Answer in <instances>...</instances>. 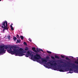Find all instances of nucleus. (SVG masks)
Instances as JSON below:
<instances>
[{
	"mask_svg": "<svg viewBox=\"0 0 78 78\" xmlns=\"http://www.w3.org/2000/svg\"><path fill=\"white\" fill-rule=\"evenodd\" d=\"M21 42V40L20 39L17 40V43H20Z\"/></svg>",
	"mask_w": 78,
	"mask_h": 78,
	"instance_id": "9",
	"label": "nucleus"
},
{
	"mask_svg": "<svg viewBox=\"0 0 78 78\" xmlns=\"http://www.w3.org/2000/svg\"><path fill=\"white\" fill-rule=\"evenodd\" d=\"M69 68H66L65 69V70L66 72H67L68 71H69Z\"/></svg>",
	"mask_w": 78,
	"mask_h": 78,
	"instance_id": "16",
	"label": "nucleus"
},
{
	"mask_svg": "<svg viewBox=\"0 0 78 78\" xmlns=\"http://www.w3.org/2000/svg\"><path fill=\"white\" fill-rule=\"evenodd\" d=\"M55 58L56 59H59V57L56 55H55Z\"/></svg>",
	"mask_w": 78,
	"mask_h": 78,
	"instance_id": "12",
	"label": "nucleus"
},
{
	"mask_svg": "<svg viewBox=\"0 0 78 78\" xmlns=\"http://www.w3.org/2000/svg\"><path fill=\"white\" fill-rule=\"evenodd\" d=\"M51 62H52L51 63L50 62H48V64H49L51 66H53V69L54 70H57V69L56 68V66H57L58 65V64L57 63H56V61L55 60H54L53 61H51Z\"/></svg>",
	"mask_w": 78,
	"mask_h": 78,
	"instance_id": "5",
	"label": "nucleus"
},
{
	"mask_svg": "<svg viewBox=\"0 0 78 78\" xmlns=\"http://www.w3.org/2000/svg\"><path fill=\"white\" fill-rule=\"evenodd\" d=\"M17 47L13 46H0V54L2 53H6V49H7V51L11 55H14L15 54V56H22L25 54L23 53H27L26 51H23V49L20 48L19 49H16Z\"/></svg>",
	"mask_w": 78,
	"mask_h": 78,
	"instance_id": "1",
	"label": "nucleus"
},
{
	"mask_svg": "<svg viewBox=\"0 0 78 78\" xmlns=\"http://www.w3.org/2000/svg\"><path fill=\"white\" fill-rule=\"evenodd\" d=\"M10 27H11V30L13 31V30H14V28H13V27H12V25H10Z\"/></svg>",
	"mask_w": 78,
	"mask_h": 78,
	"instance_id": "10",
	"label": "nucleus"
},
{
	"mask_svg": "<svg viewBox=\"0 0 78 78\" xmlns=\"http://www.w3.org/2000/svg\"><path fill=\"white\" fill-rule=\"evenodd\" d=\"M29 41H30V42H32V40H31V39H30V38H29Z\"/></svg>",
	"mask_w": 78,
	"mask_h": 78,
	"instance_id": "24",
	"label": "nucleus"
},
{
	"mask_svg": "<svg viewBox=\"0 0 78 78\" xmlns=\"http://www.w3.org/2000/svg\"><path fill=\"white\" fill-rule=\"evenodd\" d=\"M61 56L62 58H65V56H64V55H61Z\"/></svg>",
	"mask_w": 78,
	"mask_h": 78,
	"instance_id": "21",
	"label": "nucleus"
},
{
	"mask_svg": "<svg viewBox=\"0 0 78 78\" xmlns=\"http://www.w3.org/2000/svg\"><path fill=\"white\" fill-rule=\"evenodd\" d=\"M47 59H49V57H46Z\"/></svg>",
	"mask_w": 78,
	"mask_h": 78,
	"instance_id": "25",
	"label": "nucleus"
},
{
	"mask_svg": "<svg viewBox=\"0 0 78 78\" xmlns=\"http://www.w3.org/2000/svg\"><path fill=\"white\" fill-rule=\"evenodd\" d=\"M66 60H68V61H70V59L67 57H66Z\"/></svg>",
	"mask_w": 78,
	"mask_h": 78,
	"instance_id": "13",
	"label": "nucleus"
},
{
	"mask_svg": "<svg viewBox=\"0 0 78 78\" xmlns=\"http://www.w3.org/2000/svg\"><path fill=\"white\" fill-rule=\"evenodd\" d=\"M8 39H9H9H11V36H10V35H9L8 36Z\"/></svg>",
	"mask_w": 78,
	"mask_h": 78,
	"instance_id": "19",
	"label": "nucleus"
},
{
	"mask_svg": "<svg viewBox=\"0 0 78 78\" xmlns=\"http://www.w3.org/2000/svg\"><path fill=\"white\" fill-rule=\"evenodd\" d=\"M60 63H63V64H66V63H64V62L62 61V60H60L59 61Z\"/></svg>",
	"mask_w": 78,
	"mask_h": 78,
	"instance_id": "14",
	"label": "nucleus"
},
{
	"mask_svg": "<svg viewBox=\"0 0 78 78\" xmlns=\"http://www.w3.org/2000/svg\"><path fill=\"white\" fill-rule=\"evenodd\" d=\"M76 72H77V70H76Z\"/></svg>",
	"mask_w": 78,
	"mask_h": 78,
	"instance_id": "30",
	"label": "nucleus"
},
{
	"mask_svg": "<svg viewBox=\"0 0 78 78\" xmlns=\"http://www.w3.org/2000/svg\"><path fill=\"white\" fill-rule=\"evenodd\" d=\"M58 71L61 72H64V67H61L58 68Z\"/></svg>",
	"mask_w": 78,
	"mask_h": 78,
	"instance_id": "6",
	"label": "nucleus"
},
{
	"mask_svg": "<svg viewBox=\"0 0 78 78\" xmlns=\"http://www.w3.org/2000/svg\"><path fill=\"white\" fill-rule=\"evenodd\" d=\"M0 26H1L2 28H3V31H4L5 30H8V22H7V21H3L2 23V24L0 25Z\"/></svg>",
	"mask_w": 78,
	"mask_h": 78,
	"instance_id": "4",
	"label": "nucleus"
},
{
	"mask_svg": "<svg viewBox=\"0 0 78 78\" xmlns=\"http://www.w3.org/2000/svg\"><path fill=\"white\" fill-rule=\"evenodd\" d=\"M13 25V24L12 23V24H11V25Z\"/></svg>",
	"mask_w": 78,
	"mask_h": 78,
	"instance_id": "27",
	"label": "nucleus"
},
{
	"mask_svg": "<svg viewBox=\"0 0 78 78\" xmlns=\"http://www.w3.org/2000/svg\"><path fill=\"white\" fill-rule=\"evenodd\" d=\"M71 58H73V57H72V56H71Z\"/></svg>",
	"mask_w": 78,
	"mask_h": 78,
	"instance_id": "28",
	"label": "nucleus"
},
{
	"mask_svg": "<svg viewBox=\"0 0 78 78\" xmlns=\"http://www.w3.org/2000/svg\"><path fill=\"white\" fill-rule=\"evenodd\" d=\"M32 49L34 52H35V53H37V51L36 50V48H35V47L32 48Z\"/></svg>",
	"mask_w": 78,
	"mask_h": 78,
	"instance_id": "8",
	"label": "nucleus"
},
{
	"mask_svg": "<svg viewBox=\"0 0 78 78\" xmlns=\"http://www.w3.org/2000/svg\"><path fill=\"white\" fill-rule=\"evenodd\" d=\"M68 63L69 64L67 65V66H66V65H62V67H69V68H71L69 69L70 73H73V72H71L72 71H73V69H78V65H76L75 64L72 63H70L68 62Z\"/></svg>",
	"mask_w": 78,
	"mask_h": 78,
	"instance_id": "3",
	"label": "nucleus"
},
{
	"mask_svg": "<svg viewBox=\"0 0 78 78\" xmlns=\"http://www.w3.org/2000/svg\"><path fill=\"white\" fill-rule=\"evenodd\" d=\"M2 1V0H0V2L1 1Z\"/></svg>",
	"mask_w": 78,
	"mask_h": 78,
	"instance_id": "29",
	"label": "nucleus"
},
{
	"mask_svg": "<svg viewBox=\"0 0 78 78\" xmlns=\"http://www.w3.org/2000/svg\"><path fill=\"white\" fill-rule=\"evenodd\" d=\"M51 58L53 59H54V60L55 59V57L53 56H51Z\"/></svg>",
	"mask_w": 78,
	"mask_h": 78,
	"instance_id": "18",
	"label": "nucleus"
},
{
	"mask_svg": "<svg viewBox=\"0 0 78 78\" xmlns=\"http://www.w3.org/2000/svg\"><path fill=\"white\" fill-rule=\"evenodd\" d=\"M29 56H31V59H32L38 60V59H41V61H42V62H47V59H45V58H41V56H40V55L37 54H36V55L34 56V55L32 54V53H30V51H28L27 52V54H26V55H25V56L27 58H28Z\"/></svg>",
	"mask_w": 78,
	"mask_h": 78,
	"instance_id": "2",
	"label": "nucleus"
},
{
	"mask_svg": "<svg viewBox=\"0 0 78 78\" xmlns=\"http://www.w3.org/2000/svg\"><path fill=\"white\" fill-rule=\"evenodd\" d=\"M37 62H40V60H37Z\"/></svg>",
	"mask_w": 78,
	"mask_h": 78,
	"instance_id": "26",
	"label": "nucleus"
},
{
	"mask_svg": "<svg viewBox=\"0 0 78 78\" xmlns=\"http://www.w3.org/2000/svg\"><path fill=\"white\" fill-rule=\"evenodd\" d=\"M36 49H37V52H40L39 51H42V52L44 51H43V50H42V49H39V48H37Z\"/></svg>",
	"mask_w": 78,
	"mask_h": 78,
	"instance_id": "7",
	"label": "nucleus"
},
{
	"mask_svg": "<svg viewBox=\"0 0 78 78\" xmlns=\"http://www.w3.org/2000/svg\"><path fill=\"white\" fill-rule=\"evenodd\" d=\"M20 37L21 39H22V40H23V39H24V37H23V36L21 35L20 36Z\"/></svg>",
	"mask_w": 78,
	"mask_h": 78,
	"instance_id": "11",
	"label": "nucleus"
},
{
	"mask_svg": "<svg viewBox=\"0 0 78 78\" xmlns=\"http://www.w3.org/2000/svg\"><path fill=\"white\" fill-rule=\"evenodd\" d=\"M16 37L17 38H18V39H20V37L19 36V35H17L16 36Z\"/></svg>",
	"mask_w": 78,
	"mask_h": 78,
	"instance_id": "23",
	"label": "nucleus"
},
{
	"mask_svg": "<svg viewBox=\"0 0 78 78\" xmlns=\"http://www.w3.org/2000/svg\"><path fill=\"white\" fill-rule=\"evenodd\" d=\"M25 50L27 51L28 50V47H26V48L25 49Z\"/></svg>",
	"mask_w": 78,
	"mask_h": 78,
	"instance_id": "22",
	"label": "nucleus"
},
{
	"mask_svg": "<svg viewBox=\"0 0 78 78\" xmlns=\"http://www.w3.org/2000/svg\"><path fill=\"white\" fill-rule=\"evenodd\" d=\"M13 40L16 41V40H17V38L16 37H14L13 38Z\"/></svg>",
	"mask_w": 78,
	"mask_h": 78,
	"instance_id": "15",
	"label": "nucleus"
},
{
	"mask_svg": "<svg viewBox=\"0 0 78 78\" xmlns=\"http://www.w3.org/2000/svg\"><path fill=\"white\" fill-rule=\"evenodd\" d=\"M23 44H24V45H27V43L26 42H24Z\"/></svg>",
	"mask_w": 78,
	"mask_h": 78,
	"instance_id": "20",
	"label": "nucleus"
},
{
	"mask_svg": "<svg viewBox=\"0 0 78 78\" xmlns=\"http://www.w3.org/2000/svg\"><path fill=\"white\" fill-rule=\"evenodd\" d=\"M47 53H50V54H51V52L47 50Z\"/></svg>",
	"mask_w": 78,
	"mask_h": 78,
	"instance_id": "17",
	"label": "nucleus"
}]
</instances>
